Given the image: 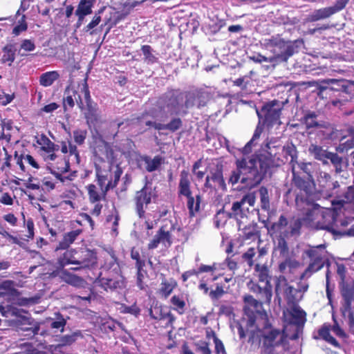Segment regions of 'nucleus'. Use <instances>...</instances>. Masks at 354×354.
Segmentation results:
<instances>
[{
    "label": "nucleus",
    "mask_w": 354,
    "mask_h": 354,
    "mask_svg": "<svg viewBox=\"0 0 354 354\" xmlns=\"http://www.w3.org/2000/svg\"><path fill=\"white\" fill-rule=\"evenodd\" d=\"M341 293L343 299L354 297V285L353 283L348 284L346 282L340 283Z\"/></svg>",
    "instance_id": "46"
},
{
    "label": "nucleus",
    "mask_w": 354,
    "mask_h": 354,
    "mask_svg": "<svg viewBox=\"0 0 354 354\" xmlns=\"http://www.w3.org/2000/svg\"><path fill=\"white\" fill-rule=\"evenodd\" d=\"M5 151V158L0 160V169L2 171H4L6 174L10 173V171H15V166L12 164V158L10 155H8L6 149H3Z\"/></svg>",
    "instance_id": "36"
},
{
    "label": "nucleus",
    "mask_w": 354,
    "mask_h": 354,
    "mask_svg": "<svg viewBox=\"0 0 354 354\" xmlns=\"http://www.w3.org/2000/svg\"><path fill=\"white\" fill-rule=\"evenodd\" d=\"M296 202L297 205L299 210L301 212L303 216L294 220L289 224L290 235L298 234L303 223H306L310 225V223L305 219L306 218V206L305 203H307V202L303 201L301 200L299 201L298 199H297Z\"/></svg>",
    "instance_id": "15"
},
{
    "label": "nucleus",
    "mask_w": 354,
    "mask_h": 354,
    "mask_svg": "<svg viewBox=\"0 0 354 354\" xmlns=\"http://www.w3.org/2000/svg\"><path fill=\"white\" fill-rule=\"evenodd\" d=\"M290 286L288 285L287 279L283 276L279 277L276 280L275 293L276 299L279 304L281 302L282 297L288 291Z\"/></svg>",
    "instance_id": "24"
},
{
    "label": "nucleus",
    "mask_w": 354,
    "mask_h": 354,
    "mask_svg": "<svg viewBox=\"0 0 354 354\" xmlns=\"http://www.w3.org/2000/svg\"><path fill=\"white\" fill-rule=\"evenodd\" d=\"M258 296L260 299L263 300L266 302L270 303L272 299V286L270 285L269 281L265 283V285L261 288Z\"/></svg>",
    "instance_id": "40"
},
{
    "label": "nucleus",
    "mask_w": 354,
    "mask_h": 354,
    "mask_svg": "<svg viewBox=\"0 0 354 354\" xmlns=\"http://www.w3.org/2000/svg\"><path fill=\"white\" fill-rule=\"evenodd\" d=\"M176 285L177 283L174 279L163 278L160 283L159 294L167 298L172 292Z\"/></svg>",
    "instance_id": "25"
},
{
    "label": "nucleus",
    "mask_w": 354,
    "mask_h": 354,
    "mask_svg": "<svg viewBox=\"0 0 354 354\" xmlns=\"http://www.w3.org/2000/svg\"><path fill=\"white\" fill-rule=\"evenodd\" d=\"M256 197L254 193H249L245 195L241 201H236L232 204L230 215L237 221L244 218L249 212L250 207L254 205Z\"/></svg>",
    "instance_id": "10"
},
{
    "label": "nucleus",
    "mask_w": 354,
    "mask_h": 354,
    "mask_svg": "<svg viewBox=\"0 0 354 354\" xmlns=\"http://www.w3.org/2000/svg\"><path fill=\"white\" fill-rule=\"evenodd\" d=\"M349 0H337L333 6H330L334 14L342 10Z\"/></svg>",
    "instance_id": "57"
},
{
    "label": "nucleus",
    "mask_w": 354,
    "mask_h": 354,
    "mask_svg": "<svg viewBox=\"0 0 354 354\" xmlns=\"http://www.w3.org/2000/svg\"><path fill=\"white\" fill-rule=\"evenodd\" d=\"M183 106L180 104L179 99L171 95L168 102L162 106V102H158L157 108H153L146 114L143 115L140 119V124H145L147 127H152L158 130L169 129L175 131L178 129L181 125V120L179 118L172 120L169 124H164L157 121H164L169 115L179 114L182 111Z\"/></svg>",
    "instance_id": "2"
},
{
    "label": "nucleus",
    "mask_w": 354,
    "mask_h": 354,
    "mask_svg": "<svg viewBox=\"0 0 354 354\" xmlns=\"http://www.w3.org/2000/svg\"><path fill=\"white\" fill-rule=\"evenodd\" d=\"M270 230L276 236L288 237L290 236L289 224L283 216H281L279 221L272 224Z\"/></svg>",
    "instance_id": "17"
},
{
    "label": "nucleus",
    "mask_w": 354,
    "mask_h": 354,
    "mask_svg": "<svg viewBox=\"0 0 354 354\" xmlns=\"http://www.w3.org/2000/svg\"><path fill=\"white\" fill-rule=\"evenodd\" d=\"M213 339L215 344L216 354H226L223 342L215 335H213Z\"/></svg>",
    "instance_id": "56"
},
{
    "label": "nucleus",
    "mask_w": 354,
    "mask_h": 354,
    "mask_svg": "<svg viewBox=\"0 0 354 354\" xmlns=\"http://www.w3.org/2000/svg\"><path fill=\"white\" fill-rule=\"evenodd\" d=\"M255 270L258 272V276L260 281L267 283L268 281V270L265 266H261L257 264Z\"/></svg>",
    "instance_id": "52"
},
{
    "label": "nucleus",
    "mask_w": 354,
    "mask_h": 354,
    "mask_svg": "<svg viewBox=\"0 0 354 354\" xmlns=\"http://www.w3.org/2000/svg\"><path fill=\"white\" fill-rule=\"evenodd\" d=\"M259 117L264 115L265 120L268 125L280 124L279 122L281 108L277 102H272L263 106L261 112L257 111Z\"/></svg>",
    "instance_id": "12"
},
{
    "label": "nucleus",
    "mask_w": 354,
    "mask_h": 354,
    "mask_svg": "<svg viewBox=\"0 0 354 354\" xmlns=\"http://www.w3.org/2000/svg\"><path fill=\"white\" fill-rule=\"evenodd\" d=\"M187 207L189 211V214L191 216H194L196 212H197L200 207V196H196V198L195 199L193 196H187Z\"/></svg>",
    "instance_id": "41"
},
{
    "label": "nucleus",
    "mask_w": 354,
    "mask_h": 354,
    "mask_svg": "<svg viewBox=\"0 0 354 354\" xmlns=\"http://www.w3.org/2000/svg\"><path fill=\"white\" fill-rule=\"evenodd\" d=\"M61 151L64 153H69L71 156H73L74 159L78 162H79V154L77 150L76 146L72 145L70 142L67 145L66 142H63L62 143Z\"/></svg>",
    "instance_id": "42"
},
{
    "label": "nucleus",
    "mask_w": 354,
    "mask_h": 354,
    "mask_svg": "<svg viewBox=\"0 0 354 354\" xmlns=\"http://www.w3.org/2000/svg\"><path fill=\"white\" fill-rule=\"evenodd\" d=\"M318 185L320 188L319 192L326 195L330 196L333 191L339 186L337 181H332L330 176L324 171H320L317 177Z\"/></svg>",
    "instance_id": "14"
},
{
    "label": "nucleus",
    "mask_w": 354,
    "mask_h": 354,
    "mask_svg": "<svg viewBox=\"0 0 354 354\" xmlns=\"http://www.w3.org/2000/svg\"><path fill=\"white\" fill-rule=\"evenodd\" d=\"M328 160H330L333 164L337 173H339L343 170L344 162L342 158L339 157L337 153L330 152L328 156L327 157V164L328 163Z\"/></svg>",
    "instance_id": "37"
},
{
    "label": "nucleus",
    "mask_w": 354,
    "mask_h": 354,
    "mask_svg": "<svg viewBox=\"0 0 354 354\" xmlns=\"http://www.w3.org/2000/svg\"><path fill=\"white\" fill-rule=\"evenodd\" d=\"M162 161V158L158 156L153 158L149 156H144L141 158L140 166L143 167L147 171L152 172L159 168Z\"/></svg>",
    "instance_id": "20"
},
{
    "label": "nucleus",
    "mask_w": 354,
    "mask_h": 354,
    "mask_svg": "<svg viewBox=\"0 0 354 354\" xmlns=\"http://www.w3.org/2000/svg\"><path fill=\"white\" fill-rule=\"evenodd\" d=\"M236 170L232 171L230 182L235 184L239 180L252 187L261 183L263 179V170L259 169L257 160L254 157H244L236 162Z\"/></svg>",
    "instance_id": "3"
},
{
    "label": "nucleus",
    "mask_w": 354,
    "mask_h": 354,
    "mask_svg": "<svg viewBox=\"0 0 354 354\" xmlns=\"http://www.w3.org/2000/svg\"><path fill=\"white\" fill-rule=\"evenodd\" d=\"M301 292V290H297L290 286L282 299H286L288 304L294 305L301 299L302 294Z\"/></svg>",
    "instance_id": "30"
},
{
    "label": "nucleus",
    "mask_w": 354,
    "mask_h": 354,
    "mask_svg": "<svg viewBox=\"0 0 354 354\" xmlns=\"http://www.w3.org/2000/svg\"><path fill=\"white\" fill-rule=\"evenodd\" d=\"M37 143L39 145H40L41 153L55 152L59 149V147L55 145L45 136H42L37 140Z\"/></svg>",
    "instance_id": "29"
},
{
    "label": "nucleus",
    "mask_w": 354,
    "mask_h": 354,
    "mask_svg": "<svg viewBox=\"0 0 354 354\" xmlns=\"http://www.w3.org/2000/svg\"><path fill=\"white\" fill-rule=\"evenodd\" d=\"M205 186L207 187L216 189H225V183L221 171H216L211 176H207Z\"/></svg>",
    "instance_id": "19"
},
{
    "label": "nucleus",
    "mask_w": 354,
    "mask_h": 354,
    "mask_svg": "<svg viewBox=\"0 0 354 354\" xmlns=\"http://www.w3.org/2000/svg\"><path fill=\"white\" fill-rule=\"evenodd\" d=\"M55 187V183L49 177H44L42 180V188L43 189L50 192L54 189Z\"/></svg>",
    "instance_id": "60"
},
{
    "label": "nucleus",
    "mask_w": 354,
    "mask_h": 354,
    "mask_svg": "<svg viewBox=\"0 0 354 354\" xmlns=\"http://www.w3.org/2000/svg\"><path fill=\"white\" fill-rule=\"evenodd\" d=\"M306 207V218L310 225L318 229H324L335 234L343 235L344 232L337 230L338 221L335 217L334 212L327 208L322 207L315 203H305Z\"/></svg>",
    "instance_id": "4"
},
{
    "label": "nucleus",
    "mask_w": 354,
    "mask_h": 354,
    "mask_svg": "<svg viewBox=\"0 0 354 354\" xmlns=\"http://www.w3.org/2000/svg\"><path fill=\"white\" fill-rule=\"evenodd\" d=\"M330 326L325 324L319 330V335L322 339H324L330 344L335 347H338L339 344L337 341L330 335Z\"/></svg>",
    "instance_id": "32"
},
{
    "label": "nucleus",
    "mask_w": 354,
    "mask_h": 354,
    "mask_svg": "<svg viewBox=\"0 0 354 354\" xmlns=\"http://www.w3.org/2000/svg\"><path fill=\"white\" fill-rule=\"evenodd\" d=\"M281 337L280 333L277 330H271L267 335H265V344L268 346H274L275 340L277 337Z\"/></svg>",
    "instance_id": "48"
},
{
    "label": "nucleus",
    "mask_w": 354,
    "mask_h": 354,
    "mask_svg": "<svg viewBox=\"0 0 354 354\" xmlns=\"http://www.w3.org/2000/svg\"><path fill=\"white\" fill-rule=\"evenodd\" d=\"M3 56L1 57L2 63H8L9 66H11L15 59V50L12 45L9 44L3 48Z\"/></svg>",
    "instance_id": "34"
},
{
    "label": "nucleus",
    "mask_w": 354,
    "mask_h": 354,
    "mask_svg": "<svg viewBox=\"0 0 354 354\" xmlns=\"http://www.w3.org/2000/svg\"><path fill=\"white\" fill-rule=\"evenodd\" d=\"M259 194L261 196V207L262 209H267L269 208V197L268 192L266 187H261L259 189Z\"/></svg>",
    "instance_id": "50"
},
{
    "label": "nucleus",
    "mask_w": 354,
    "mask_h": 354,
    "mask_svg": "<svg viewBox=\"0 0 354 354\" xmlns=\"http://www.w3.org/2000/svg\"><path fill=\"white\" fill-rule=\"evenodd\" d=\"M80 234V230H74L66 234L62 241L59 242L55 250H66L72 244L77 236Z\"/></svg>",
    "instance_id": "26"
},
{
    "label": "nucleus",
    "mask_w": 354,
    "mask_h": 354,
    "mask_svg": "<svg viewBox=\"0 0 354 354\" xmlns=\"http://www.w3.org/2000/svg\"><path fill=\"white\" fill-rule=\"evenodd\" d=\"M180 182L178 186V192L180 195L189 196L192 195L190 190L189 175L187 171H182L180 176Z\"/></svg>",
    "instance_id": "22"
},
{
    "label": "nucleus",
    "mask_w": 354,
    "mask_h": 354,
    "mask_svg": "<svg viewBox=\"0 0 354 354\" xmlns=\"http://www.w3.org/2000/svg\"><path fill=\"white\" fill-rule=\"evenodd\" d=\"M154 196L155 194L153 189L147 185H145L142 189L136 193L134 203L136 210L140 218L144 216L145 209L151 203Z\"/></svg>",
    "instance_id": "11"
},
{
    "label": "nucleus",
    "mask_w": 354,
    "mask_h": 354,
    "mask_svg": "<svg viewBox=\"0 0 354 354\" xmlns=\"http://www.w3.org/2000/svg\"><path fill=\"white\" fill-rule=\"evenodd\" d=\"M86 136V131L84 130H75L73 131L75 142L78 145L84 143Z\"/></svg>",
    "instance_id": "55"
},
{
    "label": "nucleus",
    "mask_w": 354,
    "mask_h": 354,
    "mask_svg": "<svg viewBox=\"0 0 354 354\" xmlns=\"http://www.w3.org/2000/svg\"><path fill=\"white\" fill-rule=\"evenodd\" d=\"M308 152L315 159L321 161L324 165H327V157L330 152L322 147L311 144L308 147Z\"/></svg>",
    "instance_id": "21"
},
{
    "label": "nucleus",
    "mask_w": 354,
    "mask_h": 354,
    "mask_svg": "<svg viewBox=\"0 0 354 354\" xmlns=\"http://www.w3.org/2000/svg\"><path fill=\"white\" fill-rule=\"evenodd\" d=\"M305 254L310 259V263L301 275V278H308L313 273L321 270L328 260V252L326 245L320 244L316 246H310L305 251Z\"/></svg>",
    "instance_id": "6"
},
{
    "label": "nucleus",
    "mask_w": 354,
    "mask_h": 354,
    "mask_svg": "<svg viewBox=\"0 0 354 354\" xmlns=\"http://www.w3.org/2000/svg\"><path fill=\"white\" fill-rule=\"evenodd\" d=\"M87 191L89 196V200L91 203H95L101 200L102 194L100 193L97 187L95 185H88L87 186Z\"/></svg>",
    "instance_id": "43"
},
{
    "label": "nucleus",
    "mask_w": 354,
    "mask_h": 354,
    "mask_svg": "<svg viewBox=\"0 0 354 354\" xmlns=\"http://www.w3.org/2000/svg\"><path fill=\"white\" fill-rule=\"evenodd\" d=\"M243 302V311L245 315L248 316L251 325L254 324L258 318L266 319V313L263 310V306L260 301L251 295H245Z\"/></svg>",
    "instance_id": "8"
},
{
    "label": "nucleus",
    "mask_w": 354,
    "mask_h": 354,
    "mask_svg": "<svg viewBox=\"0 0 354 354\" xmlns=\"http://www.w3.org/2000/svg\"><path fill=\"white\" fill-rule=\"evenodd\" d=\"M299 262L291 258H286L284 261L281 262L279 265V270L281 272H290L292 269L299 266Z\"/></svg>",
    "instance_id": "35"
},
{
    "label": "nucleus",
    "mask_w": 354,
    "mask_h": 354,
    "mask_svg": "<svg viewBox=\"0 0 354 354\" xmlns=\"http://www.w3.org/2000/svg\"><path fill=\"white\" fill-rule=\"evenodd\" d=\"M271 46L273 56L270 57L272 59L274 65L280 62H286L294 53V47L292 44L281 39L272 40Z\"/></svg>",
    "instance_id": "7"
},
{
    "label": "nucleus",
    "mask_w": 354,
    "mask_h": 354,
    "mask_svg": "<svg viewBox=\"0 0 354 354\" xmlns=\"http://www.w3.org/2000/svg\"><path fill=\"white\" fill-rule=\"evenodd\" d=\"M171 302L174 306V309L177 310L180 314L184 313L185 302L179 296L174 295L171 299Z\"/></svg>",
    "instance_id": "47"
},
{
    "label": "nucleus",
    "mask_w": 354,
    "mask_h": 354,
    "mask_svg": "<svg viewBox=\"0 0 354 354\" xmlns=\"http://www.w3.org/2000/svg\"><path fill=\"white\" fill-rule=\"evenodd\" d=\"M93 150L96 175L102 188L108 179L109 174L112 170L114 173V183H113L111 181L108 182L104 191V192H106L110 188H113L116 185L122 173V169L117 163L118 157L121 155V152L114 150L101 139L95 141Z\"/></svg>",
    "instance_id": "1"
},
{
    "label": "nucleus",
    "mask_w": 354,
    "mask_h": 354,
    "mask_svg": "<svg viewBox=\"0 0 354 354\" xmlns=\"http://www.w3.org/2000/svg\"><path fill=\"white\" fill-rule=\"evenodd\" d=\"M305 124L308 128L316 127L317 122L315 120V115L314 113H309L305 116Z\"/></svg>",
    "instance_id": "62"
},
{
    "label": "nucleus",
    "mask_w": 354,
    "mask_h": 354,
    "mask_svg": "<svg viewBox=\"0 0 354 354\" xmlns=\"http://www.w3.org/2000/svg\"><path fill=\"white\" fill-rule=\"evenodd\" d=\"M283 316L286 322L296 326L303 325L306 321V313L296 304L284 312Z\"/></svg>",
    "instance_id": "13"
},
{
    "label": "nucleus",
    "mask_w": 354,
    "mask_h": 354,
    "mask_svg": "<svg viewBox=\"0 0 354 354\" xmlns=\"http://www.w3.org/2000/svg\"><path fill=\"white\" fill-rule=\"evenodd\" d=\"M333 320H334V324L333 326L330 327V330L331 331L335 334L337 336L341 337V338H344L346 337V333H344V331L341 328V327L339 326V325L337 323L336 320L335 319V318L333 317Z\"/></svg>",
    "instance_id": "61"
},
{
    "label": "nucleus",
    "mask_w": 354,
    "mask_h": 354,
    "mask_svg": "<svg viewBox=\"0 0 354 354\" xmlns=\"http://www.w3.org/2000/svg\"><path fill=\"white\" fill-rule=\"evenodd\" d=\"M281 149L280 145L277 144V141L269 142L266 144L263 148L266 154H261L259 156H252L256 158L259 169L261 170V167H263V176L268 168L272 165V159L277 156Z\"/></svg>",
    "instance_id": "9"
},
{
    "label": "nucleus",
    "mask_w": 354,
    "mask_h": 354,
    "mask_svg": "<svg viewBox=\"0 0 354 354\" xmlns=\"http://www.w3.org/2000/svg\"><path fill=\"white\" fill-rule=\"evenodd\" d=\"M67 95L64 99V105L73 107L75 102L81 109H87L85 113L87 122H93L98 118V113L96 109V104L91 102L90 92L86 82L79 84L77 91L68 89L66 91Z\"/></svg>",
    "instance_id": "5"
},
{
    "label": "nucleus",
    "mask_w": 354,
    "mask_h": 354,
    "mask_svg": "<svg viewBox=\"0 0 354 354\" xmlns=\"http://www.w3.org/2000/svg\"><path fill=\"white\" fill-rule=\"evenodd\" d=\"M256 252L254 248H249L243 254V258L248 261L250 266L253 264L252 259L255 256Z\"/></svg>",
    "instance_id": "59"
},
{
    "label": "nucleus",
    "mask_w": 354,
    "mask_h": 354,
    "mask_svg": "<svg viewBox=\"0 0 354 354\" xmlns=\"http://www.w3.org/2000/svg\"><path fill=\"white\" fill-rule=\"evenodd\" d=\"M263 131V127L261 125H258L255 129L254 135L252 139L247 143L245 147L243 149V153L247 154L250 152L251 147L256 144V141L259 139L260 136Z\"/></svg>",
    "instance_id": "39"
},
{
    "label": "nucleus",
    "mask_w": 354,
    "mask_h": 354,
    "mask_svg": "<svg viewBox=\"0 0 354 354\" xmlns=\"http://www.w3.org/2000/svg\"><path fill=\"white\" fill-rule=\"evenodd\" d=\"M142 51L145 56V59L150 63H153L156 58V57L151 53V48L148 45H145L142 47Z\"/></svg>",
    "instance_id": "54"
},
{
    "label": "nucleus",
    "mask_w": 354,
    "mask_h": 354,
    "mask_svg": "<svg viewBox=\"0 0 354 354\" xmlns=\"http://www.w3.org/2000/svg\"><path fill=\"white\" fill-rule=\"evenodd\" d=\"M35 48L36 46L33 40L28 39H23L18 49V54L21 57H26L28 55V53L34 51Z\"/></svg>",
    "instance_id": "33"
},
{
    "label": "nucleus",
    "mask_w": 354,
    "mask_h": 354,
    "mask_svg": "<svg viewBox=\"0 0 354 354\" xmlns=\"http://www.w3.org/2000/svg\"><path fill=\"white\" fill-rule=\"evenodd\" d=\"M345 199L347 203L354 205V186L348 187L345 194Z\"/></svg>",
    "instance_id": "64"
},
{
    "label": "nucleus",
    "mask_w": 354,
    "mask_h": 354,
    "mask_svg": "<svg viewBox=\"0 0 354 354\" xmlns=\"http://www.w3.org/2000/svg\"><path fill=\"white\" fill-rule=\"evenodd\" d=\"M79 260H76L73 256V250H66L57 260V268H64L69 264L78 265Z\"/></svg>",
    "instance_id": "28"
},
{
    "label": "nucleus",
    "mask_w": 354,
    "mask_h": 354,
    "mask_svg": "<svg viewBox=\"0 0 354 354\" xmlns=\"http://www.w3.org/2000/svg\"><path fill=\"white\" fill-rule=\"evenodd\" d=\"M344 304L342 307V313L344 316L348 315L349 317L350 321L354 322V315L351 312V306L353 302V297H350L348 299L347 298H344Z\"/></svg>",
    "instance_id": "44"
},
{
    "label": "nucleus",
    "mask_w": 354,
    "mask_h": 354,
    "mask_svg": "<svg viewBox=\"0 0 354 354\" xmlns=\"http://www.w3.org/2000/svg\"><path fill=\"white\" fill-rule=\"evenodd\" d=\"M102 12V10H100L98 13H96L91 21L84 28V31L86 32H89L90 35L93 34V28H95L101 21V17L100 14Z\"/></svg>",
    "instance_id": "45"
},
{
    "label": "nucleus",
    "mask_w": 354,
    "mask_h": 354,
    "mask_svg": "<svg viewBox=\"0 0 354 354\" xmlns=\"http://www.w3.org/2000/svg\"><path fill=\"white\" fill-rule=\"evenodd\" d=\"M276 250L280 252V254L283 257H286L288 254V247L286 241H285L286 237H279Z\"/></svg>",
    "instance_id": "49"
},
{
    "label": "nucleus",
    "mask_w": 354,
    "mask_h": 354,
    "mask_svg": "<svg viewBox=\"0 0 354 354\" xmlns=\"http://www.w3.org/2000/svg\"><path fill=\"white\" fill-rule=\"evenodd\" d=\"M96 263L95 254L91 250H86L82 252V258L79 260L77 268H74L73 270H77L80 268H87L94 265Z\"/></svg>",
    "instance_id": "23"
},
{
    "label": "nucleus",
    "mask_w": 354,
    "mask_h": 354,
    "mask_svg": "<svg viewBox=\"0 0 354 354\" xmlns=\"http://www.w3.org/2000/svg\"><path fill=\"white\" fill-rule=\"evenodd\" d=\"M220 266L221 265L218 264V263H214L212 266L202 265L199 268L197 272L198 274L200 272H209L213 274L218 270V266Z\"/></svg>",
    "instance_id": "58"
},
{
    "label": "nucleus",
    "mask_w": 354,
    "mask_h": 354,
    "mask_svg": "<svg viewBox=\"0 0 354 354\" xmlns=\"http://www.w3.org/2000/svg\"><path fill=\"white\" fill-rule=\"evenodd\" d=\"M197 351L201 354H212V351L207 342H201L198 345Z\"/></svg>",
    "instance_id": "63"
},
{
    "label": "nucleus",
    "mask_w": 354,
    "mask_h": 354,
    "mask_svg": "<svg viewBox=\"0 0 354 354\" xmlns=\"http://www.w3.org/2000/svg\"><path fill=\"white\" fill-rule=\"evenodd\" d=\"M282 150L286 153V155L290 156V162L292 164V172L295 174V168H296L295 167V164L294 163L295 158V156H296V149H295V147L294 146L283 147Z\"/></svg>",
    "instance_id": "51"
},
{
    "label": "nucleus",
    "mask_w": 354,
    "mask_h": 354,
    "mask_svg": "<svg viewBox=\"0 0 354 354\" xmlns=\"http://www.w3.org/2000/svg\"><path fill=\"white\" fill-rule=\"evenodd\" d=\"M95 2L96 0H80L75 10L91 15Z\"/></svg>",
    "instance_id": "38"
},
{
    "label": "nucleus",
    "mask_w": 354,
    "mask_h": 354,
    "mask_svg": "<svg viewBox=\"0 0 354 354\" xmlns=\"http://www.w3.org/2000/svg\"><path fill=\"white\" fill-rule=\"evenodd\" d=\"M53 274L59 277L66 283L74 286H80L83 283V280L80 277L72 274L64 268H57V270L53 272Z\"/></svg>",
    "instance_id": "18"
},
{
    "label": "nucleus",
    "mask_w": 354,
    "mask_h": 354,
    "mask_svg": "<svg viewBox=\"0 0 354 354\" xmlns=\"http://www.w3.org/2000/svg\"><path fill=\"white\" fill-rule=\"evenodd\" d=\"M59 77L57 71H49L43 73L39 77V83L41 86L47 87L51 86L55 80Z\"/></svg>",
    "instance_id": "31"
},
{
    "label": "nucleus",
    "mask_w": 354,
    "mask_h": 354,
    "mask_svg": "<svg viewBox=\"0 0 354 354\" xmlns=\"http://www.w3.org/2000/svg\"><path fill=\"white\" fill-rule=\"evenodd\" d=\"M334 13L330 7L322 8L315 10L310 15V19L313 21H317L322 19L329 18L333 15Z\"/></svg>",
    "instance_id": "27"
},
{
    "label": "nucleus",
    "mask_w": 354,
    "mask_h": 354,
    "mask_svg": "<svg viewBox=\"0 0 354 354\" xmlns=\"http://www.w3.org/2000/svg\"><path fill=\"white\" fill-rule=\"evenodd\" d=\"M159 245L168 248L171 245V236L168 231L161 228L148 245L149 249L156 248Z\"/></svg>",
    "instance_id": "16"
},
{
    "label": "nucleus",
    "mask_w": 354,
    "mask_h": 354,
    "mask_svg": "<svg viewBox=\"0 0 354 354\" xmlns=\"http://www.w3.org/2000/svg\"><path fill=\"white\" fill-rule=\"evenodd\" d=\"M106 284L110 288H122L124 287V281L122 276L118 280H113V279H106Z\"/></svg>",
    "instance_id": "53"
}]
</instances>
